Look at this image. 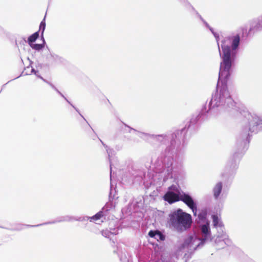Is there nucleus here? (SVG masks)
Instances as JSON below:
<instances>
[{"mask_svg":"<svg viewBox=\"0 0 262 262\" xmlns=\"http://www.w3.org/2000/svg\"><path fill=\"white\" fill-rule=\"evenodd\" d=\"M180 2L183 4L188 9H191L193 12H194L198 17L200 19V20L203 22L205 20L201 16V15L197 12V11L194 9V8L188 2L187 0H179Z\"/></svg>","mask_w":262,"mask_h":262,"instance_id":"13","label":"nucleus"},{"mask_svg":"<svg viewBox=\"0 0 262 262\" xmlns=\"http://www.w3.org/2000/svg\"><path fill=\"white\" fill-rule=\"evenodd\" d=\"M243 126L236 139L233 154L228 160L222 176L228 180H232L236 173L240 160L248 149L250 133L256 134L262 130V118L254 113L244 112Z\"/></svg>","mask_w":262,"mask_h":262,"instance_id":"1","label":"nucleus"},{"mask_svg":"<svg viewBox=\"0 0 262 262\" xmlns=\"http://www.w3.org/2000/svg\"><path fill=\"white\" fill-rule=\"evenodd\" d=\"M42 80H43L44 82H45L46 83H48L49 85H50V83H51V82H50L49 81H48L46 79H44L43 78V79H42Z\"/></svg>","mask_w":262,"mask_h":262,"instance_id":"35","label":"nucleus"},{"mask_svg":"<svg viewBox=\"0 0 262 262\" xmlns=\"http://www.w3.org/2000/svg\"><path fill=\"white\" fill-rule=\"evenodd\" d=\"M223 190V183L218 182L212 188L213 195L215 200H218Z\"/></svg>","mask_w":262,"mask_h":262,"instance_id":"11","label":"nucleus"},{"mask_svg":"<svg viewBox=\"0 0 262 262\" xmlns=\"http://www.w3.org/2000/svg\"><path fill=\"white\" fill-rule=\"evenodd\" d=\"M169 227L178 233L189 230L192 223L191 215L178 208L169 214Z\"/></svg>","mask_w":262,"mask_h":262,"instance_id":"2","label":"nucleus"},{"mask_svg":"<svg viewBox=\"0 0 262 262\" xmlns=\"http://www.w3.org/2000/svg\"><path fill=\"white\" fill-rule=\"evenodd\" d=\"M46 29V22H45V17L43 19V20L40 22L39 25V32L41 31V38L43 37V33Z\"/></svg>","mask_w":262,"mask_h":262,"instance_id":"21","label":"nucleus"},{"mask_svg":"<svg viewBox=\"0 0 262 262\" xmlns=\"http://www.w3.org/2000/svg\"><path fill=\"white\" fill-rule=\"evenodd\" d=\"M42 80H43L44 82H45L46 83H48L49 85H50V83H51V82H50L49 81H48L46 79H44L43 78V79H42Z\"/></svg>","mask_w":262,"mask_h":262,"instance_id":"34","label":"nucleus"},{"mask_svg":"<svg viewBox=\"0 0 262 262\" xmlns=\"http://www.w3.org/2000/svg\"><path fill=\"white\" fill-rule=\"evenodd\" d=\"M203 23L207 28H209L210 27L205 20H204Z\"/></svg>","mask_w":262,"mask_h":262,"instance_id":"31","label":"nucleus"},{"mask_svg":"<svg viewBox=\"0 0 262 262\" xmlns=\"http://www.w3.org/2000/svg\"><path fill=\"white\" fill-rule=\"evenodd\" d=\"M223 242L225 244L227 245V246H230L231 244V242L229 238H224L223 239Z\"/></svg>","mask_w":262,"mask_h":262,"instance_id":"28","label":"nucleus"},{"mask_svg":"<svg viewBox=\"0 0 262 262\" xmlns=\"http://www.w3.org/2000/svg\"><path fill=\"white\" fill-rule=\"evenodd\" d=\"M73 221H75V217L70 215H65L62 216H60L57 218L55 220L53 221L48 222L46 223H43L42 224H38L36 225H26L28 227H38L42 225H48V224H53L57 223H60L63 222H72Z\"/></svg>","mask_w":262,"mask_h":262,"instance_id":"8","label":"nucleus"},{"mask_svg":"<svg viewBox=\"0 0 262 262\" xmlns=\"http://www.w3.org/2000/svg\"><path fill=\"white\" fill-rule=\"evenodd\" d=\"M123 123V124L124 125V126L125 127H127L128 128V130L127 131V132H128L129 133H130L132 130L135 132H138L139 133H144L143 132H139L137 131L136 129H135V128L130 127V126H128L127 124H126L125 123Z\"/></svg>","mask_w":262,"mask_h":262,"instance_id":"27","label":"nucleus"},{"mask_svg":"<svg viewBox=\"0 0 262 262\" xmlns=\"http://www.w3.org/2000/svg\"><path fill=\"white\" fill-rule=\"evenodd\" d=\"M47 59L52 64L60 63L63 61L62 57L53 52H50V55L47 56Z\"/></svg>","mask_w":262,"mask_h":262,"instance_id":"10","label":"nucleus"},{"mask_svg":"<svg viewBox=\"0 0 262 262\" xmlns=\"http://www.w3.org/2000/svg\"><path fill=\"white\" fill-rule=\"evenodd\" d=\"M102 144L104 146V144H105L100 139H99Z\"/></svg>","mask_w":262,"mask_h":262,"instance_id":"37","label":"nucleus"},{"mask_svg":"<svg viewBox=\"0 0 262 262\" xmlns=\"http://www.w3.org/2000/svg\"><path fill=\"white\" fill-rule=\"evenodd\" d=\"M37 77L41 79V80L43 79V77L40 76V75H38V73L37 74V75H36Z\"/></svg>","mask_w":262,"mask_h":262,"instance_id":"36","label":"nucleus"},{"mask_svg":"<svg viewBox=\"0 0 262 262\" xmlns=\"http://www.w3.org/2000/svg\"><path fill=\"white\" fill-rule=\"evenodd\" d=\"M108 234V231H105V232H102V235L107 237V234Z\"/></svg>","mask_w":262,"mask_h":262,"instance_id":"30","label":"nucleus"},{"mask_svg":"<svg viewBox=\"0 0 262 262\" xmlns=\"http://www.w3.org/2000/svg\"><path fill=\"white\" fill-rule=\"evenodd\" d=\"M161 260H162V262H169V261L168 260H166L163 257V256H162L161 257Z\"/></svg>","mask_w":262,"mask_h":262,"instance_id":"32","label":"nucleus"},{"mask_svg":"<svg viewBox=\"0 0 262 262\" xmlns=\"http://www.w3.org/2000/svg\"><path fill=\"white\" fill-rule=\"evenodd\" d=\"M50 85L52 89L56 91L62 97H63L68 103H70V101L67 99V98L55 86L54 84H53L52 83H50Z\"/></svg>","mask_w":262,"mask_h":262,"instance_id":"24","label":"nucleus"},{"mask_svg":"<svg viewBox=\"0 0 262 262\" xmlns=\"http://www.w3.org/2000/svg\"><path fill=\"white\" fill-rule=\"evenodd\" d=\"M90 220L91 222V219L90 217L88 216H80V217H75V221L82 222V221H86Z\"/></svg>","mask_w":262,"mask_h":262,"instance_id":"25","label":"nucleus"},{"mask_svg":"<svg viewBox=\"0 0 262 262\" xmlns=\"http://www.w3.org/2000/svg\"><path fill=\"white\" fill-rule=\"evenodd\" d=\"M155 239H157L158 241L159 240L161 241H163L165 239V236L161 232L158 231Z\"/></svg>","mask_w":262,"mask_h":262,"instance_id":"22","label":"nucleus"},{"mask_svg":"<svg viewBox=\"0 0 262 262\" xmlns=\"http://www.w3.org/2000/svg\"><path fill=\"white\" fill-rule=\"evenodd\" d=\"M207 211L206 209H203L198 214V219L200 221L205 222L207 219Z\"/></svg>","mask_w":262,"mask_h":262,"instance_id":"18","label":"nucleus"},{"mask_svg":"<svg viewBox=\"0 0 262 262\" xmlns=\"http://www.w3.org/2000/svg\"><path fill=\"white\" fill-rule=\"evenodd\" d=\"M31 73V74H34L35 75H37V74L38 73V71L35 70L34 68H32Z\"/></svg>","mask_w":262,"mask_h":262,"instance_id":"29","label":"nucleus"},{"mask_svg":"<svg viewBox=\"0 0 262 262\" xmlns=\"http://www.w3.org/2000/svg\"><path fill=\"white\" fill-rule=\"evenodd\" d=\"M41 39L42 40V43H33L32 45H31L30 47L33 50H35L37 51H40L43 48H44L45 45L46 43V41L44 39V37L41 38Z\"/></svg>","mask_w":262,"mask_h":262,"instance_id":"16","label":"nucleus"},{"mask_svg":"<svg viewBox=\"0 0 262 262\" xmlns=\"http://www.w3.org/2000/svg\"><path fill=\"white\" fill-rule=\"evenodd\" d=\"M158 231V230H151L149 231L148 235L149 237L155 238Z\"/></svg>","mask_w":262,"mask_h":262,"instance_id":"26","label":"nucleus"},{"mask_svg":"<svg viewBox=\"0 0 262 262\" xmlns=\"http://www.w3.org/2000/svg\"><path fill=\"white\" fill-rule=\"evenodd\" d=\"M132 174L133 179L137 182L140 183L142 181H144V183L146 180L145 169L143 168H136L134 167L133 169Z\"/></svg>","mask_w":262,"mask_h":262,"instance_id":"7","label":"nucleus"},{"mask_svg":"<svg viewBox=\"0 0 262 262\" xmlns=\"http://www.w3.org/2000/svg\"><path fill=\"white\" fill-rule=\"evenodd\" d=\"M42 80H43L44 82H45L46 83H48L49 85H50V83H51V82H50L49 81H48L46 79H44L43 78V79H42Z\"/></svg>","mask_w":262,"mask_h":262,"instance_id":"33","label":"nucleus"},{"mask_svg":"<svg viewBox=\"0 0 262 262\" xmlns=\"http://www.w3.org/2000/svg\"><path fill=\"white\" fill-rule=\"evenodd\" d=\"M39 36V31H37L32 34H31L30 36H29L28 38V43L29 45L30 46L32 44L34 43V42L37 40V39Z\"/></svg>","mask_w":262,"mask_h":262,"instance_id":"15","label":"nucleus"},{"mask_svg":"<svg viewBox=\"0 0 262 262\" xmlns=\"http://www.w3.org/2000/svg\"><path fill=\"white\" fill-rule=\"evenodd\" d=\"M138 262H147V261H143V260H142L141 259H140Z\"/></svg>","mask_w":262,"mask_h":262,"instance_id":"38","label":"nucleus"},{"mask_svg":"<svg viewBox=\"0 0 262 262\" xmlns=\"http://www.w3.org/2000/svg\"><path fill=\"white\" fill-rule=\"evenodd\" d=\"M75 110L80 115V116L84 119V120L85 121H86V122L88 123V124L89 125V126L91 127V128L92 129V130L93 131V132H95L94 129L92 128V127L91 126V125H90V124L88 123V122L86 121V120L85 119V118L83 117V116L80 114L79 110L76 108L75 106H74L71 103V102H70V103H69Z\"/></svg>","mask_w":262,"mask_h":262,"instance_id":"23","label":"nucleus"},{"mask_svg":"<svg viewBox=\"0 0 262 262\" xmlns=\"http://www.w3.org/2000/svg\"><path fill=\"white\" fill-rule=\"evenodd\" d=\"M184 204L192 210L193 215L196 216L198 211L197 202L190 195L189 198L185 200Z\"/></svg>","mask_w":262,"mask_h":262,"instance_id":"9","label":"nucleus"},{"mask_svg":"<svg viewBox=\"0 0 262 262\" xmlns=\"http://www.w3.org/2000/svg\"><path fill=\"white\" fill-rule=\"evenodd\" d=\"M19 77H20V75H19V76H17V77L16 78H19Z\"/></svg>","mask_w":262,"mask_h":262,"instance_id":"41","label":"nucleus"},{"mask_svg":"<svg viewBox=\"0 0 262 262\" xmlns=\"http://www.w3.org/2000/svg\"><path fill=\"white\" fill-rule=\"evenodd\" d=\"M116 193V189L112 183V178H110V190L109 193L110 201H111V200H113L115 198Z\"/></svg>","mask_w":262,"mask_h":262,"instance_id":"17","label":"nucleus"},{"mask_svg":"<svg viewBox=\"0 0 262 262\" xmlns=\"http://www.w3.org/2000/svg\"><path fill=\"white\" fill-rule=\"evenodd\" d=\"M104 147L106 149V152L108 155V159L110 162V173L111 174H112V162H111V157L114 154V150L113 148L108 147L106 144H104Z\"/></svg>","mask_w":262,"mask_h":262,"instance_id":"14","label":"nucleus"},{"mask_svg":"<svg viewBox=\"0 0 262 262\" xmlns=\"http://www.w3.org/2000/svg\"><path fill=\"white\" fill-rule=\"evenodd\" d=\"M211 218L212 219L213 226L214 227L217 228L218 227L220 228V230H221V232L220 233V235H218V237L215 239V243L220 241V239L219 238L222 237L223 238L225 236V234L224 233V224L221 221V218H220L217 214H213L211 216Z\"/></svg>","mask_w":262,"mask_h":262,"instance_id":"5","label":"nucleus"},{"mask_svg":"<svg viewBox=\"0 0 262 262\" xmlns=\"http://www.w3.org/2000/svg\"><path fill=\"white\" fill-rule=\"evenodd\" d=\"M113 206H114V205H113V203L112 202V201H109L108 202H107L105 204V205L102 208L101 211H103V213L106 215V213L107 212H108V211H110L111 209H112Z\"/></svg>","mask_w":262,"mask_h":262,"instance_id":"19","label":"nucleus"},{"mask_svg":"<svg viewBox=\"0 0 262 262\" xmlns=\"http://www.w3.org/2000/svg\"><path fill=\"white\" fill-rule=\"evenodd\" d=\"M247 31V29L245 28V29H243V32H244V31Z\"/></svg>","mask_w":262,"mask_h":262,"instance_id":"39","label":"nucleus"},{"mask_svg":"<svg viewBox=\"0 0 262 262\" xmlns=\"http://www.w3.org/2000/svg\"><path fill=\"white\" fill-rule=\"evenodd\" d=\"M19 77H20V75H19V76H17V77L16 78H19Z\"/></svg>","mask_w":262,"mask_h":262,"instance_id":"40","label":"nucleus"},{"mask_svg":"<svg viewBox=\"0 0 262 262\" xmlns=\"http://www.w3.org/2000/svg\"><path fill=\"white\" fill-rule=\"evenodd\" d=\"M200 237L198 238L195 235H191L186 238L183 244L180 247V250H182L185 248L195 250L197 248L202 247L208 241H211V233L210 228V223L207 221L204 224L200 225Z\"/></svg>","mask_w":262,"mask_h":262,"instance_id":"3","label":"nucleus"},{"mask_svg":"<svg viewBox=\"0 0 262 262\" xmlns=\"http://www.w3.org/2000/svg\"><path fill=\"white\" fill-rule=\"evenodd\" d=\"M180 2L183 4L188 9H191L193 12H194L198 17L200 19V20L203 22L205 20L201 16V15L197 12V11L194 9V8L188 2L187 0H179Z\"/></svg>","mask_w":262,"mask_h":262,"instance_id":"12","label":"nucleus"},{"mask_svg":"<svg viewBox=\"0 0 262 262\" xmlns=\"http://www.w3.org/2000/svg\"><path fill=\"white\" fill-rule=\"evenodd\" d=\"M262 30V15L250 21V28L247 34L249 35L252 32L259 31Z\"/></svg>","mask_w":262,"mask_h":262,"instance_id":"6","label":"nucleus"},{"mask_svg":"<svg viewBox=\"0 0 262 262\" xmlns=\"http://www.w3.org/2000/svg\"><path fill=\"white\" fill-rule=\"evenodd\" d=\"M104 215H106V214L103 213V211L100 210L94 215L90 217L91 222L99 220Z\"/></svg>","mask_w":262,"mask_h":262,"instance_id":"20","label":"nucleus"},{"mask_svg":"<svg viewBox=\"0 0 262 262\" xmlns=\"http://www.w3.org/2000/svg\"><path fill=\"white\" fill-rule=\"evenodd\" d=\"M190 195L189 193L182 191L179 186L172 185L168 188L163 198L170 204L179 201H182L184 203L185 200Z\"/></svg>","mask_w":262,"mask_h":262,"instance_id":"4","label":"nucleus"}]
</instances>
